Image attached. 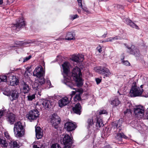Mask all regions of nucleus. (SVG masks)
I'll return each instance as SVG.
<instances>
[{"instance_id":"obj_5","label":"nucleus","mask_w":148,"mask_h":148,"mask_svg":"<svg viewBox=\"0 0 148 148\" xmlns=\"http://www.w3.org/2000/svg\"><path fill=\"white\" fill-rule=\"evenodd\" d=\"M94 70L97 72L103 75L104 78L109 77L111 74L109 69L104 67L99 66L95 68Z\"/></svg>"},{"instance_id":"obj_27","label":"nucleus","mask_w":148,"mask_h":148,"mask_svg":"<svg viewBox=\"0 0 148 148\" xmlns=\"http://www.w3.org/2000/svg\"><path fill=\"white\" fill-rule=\"evenodd\" d=\"M75 35L74 34L72 33L71 32L68 33L66 36L65 40H74L75 38Z\"/></svg>"},{"instance_id":"obj_39","label":"nucleus","mask_w":148,"mask_h":148,"mask_svg":"<svg viewBox=\"0 0 148 148\" xmlns=\"http://www.w3.org/2000/svg\"><path fill=\"white\" fill-rule=\"evenodd\" d=\"M72 20H73L74 19L78 18L79 16L77 14L75 15H72L70 16Z\"/></svg>"},{"instance_id":"obj_15","label":"nucleus","mask_w":148,"mask_h":148,"mask_svg":"<svg viewBox=\"0 0 148 148\" xmlns=\"http://www.w3.org/2000/svg\"><path fill=\"white\" fill-rule=\"evenodd\" d=\"M20 91L18 89H15L11 91L10 97L12 98V100L13 101L17 99L19 97Z\"/></svg>"},{"instance_id":"obj_14","label":"nucleus","mask_w":148,"mask_h":148,"mask_svg":"<svg viewBox=\"0 0 148 148\" xmlns=\"http://www.w3.org/2000/svg\"><path fill=\"white\" fill-rule=\"evenodd\" d=\"M76 128L75 125L71 122H67L64 124V128L68 131H72Z\"/></svg>"},{"instance_id":"obj_46","label":"nucleus","mask_w":148,"mask_h":148,"mask_svg":"<svg viewBox=\"0 0 148 148\" xmlns=\"http://www.w3.org/2000/svg\"><path fill=\"white\" fill-rule=\"evenodd\" d=\"M78 58H79V59L80 60H82L80 62H82L84 60V56L82 55H78Z\"/></svg>"},{"instance_id":"obj_44","label":"nucleus","mask_w":148,"mask_h":148,"mask_svg":"<svg viewBox=\"0 0 148 148\" xmlns=\"http://www.w3.org/2000/svg\"><path fill=\"white\" fill-rule=\"evenodd\" d=\"M107 111L106 110H100L99 112L100 114H107Z\"/></svg>"},{"instance_id":"obj_62","label":"nucleus","mask_w":148,"mask_h":148,"mask_svg":"<svg viewBox=\"0 0 148 148\" xmlns=\"http://www.w3.org/2000/svg\"><path fill=\"white\" fill-rule=\"evenodd\" d=\"M71 97H72V96H71Z\"/></svg>"},{"instance_id":"obj_61","label":"nucleus","mask_w":148,"mask_h":148,"mask_svg":"<svg viewBox=\"0 0 148 148\" xmlns=\"http://www.w3.org/2000/svg\"><path fill=\"white\" fill-rule=\"evenodd\" d=\"M104 41H102V42H104Z\"/></svg>"},{"instance_id":"obj_4","label":"nucleus","mask_w":148,"mask_h":148,"mask_svg":"<svg viewBox=\"0 0 148 148\" xmlns=\"http://www.w3.org/2000/svg\"><path fill=\"white\" fill-rule=\"evenodd\" d=\"M14 132L16 137H22L24 134V127L20 121L15 123L14 128Z\"/></svg>"},{"instance_id":"obj_6","label":"nucleus","mask_w":148,"mask_h":148,"mask_svg":"<svg viewBox=\"0 0 148 148\" xmlns=\"http://www.w3.org/2000/svg\"><path fill=\"white\" fill-rule=\"evenodd\" d=\"M143 85L139 87L136 86H133L130 90V95L131 97H135L140 96L143 92L142 89Z\"/></svg>"},{"instance_id":"obj_2","label":"nucleus","mask_w":148,"mask_h":148,"mask_svg":"<svg viewBox=\"0 0 148 148\" xmlns=\"http://www.w3.org/2000/svg\"><path fill=\"white\" fill-rule=\"evenodd\" d=\"M70 65L69 63L67 62H65L62 64L64 73L63 83L66 85H69L71 84H72L70 80L68 81V80H69V78H70V75H71L70 73H69Z\"/></svg>"},{"instance_id":"obj_9","label":"nucleus","mask_w":148,"mask_h":148,"mask_svg":"<svg viewBox=\"0 0 148 148\" xmlns=\"http://www.w3.org/2000/svg\"><path fill=\"white\" fill-rule=\"evenodd\" d=\"M50 122L52 126L55 128L58 127V124L60 123V119L59 117L56 114H54L50 116Z\"/></svg>"},{"instance_id":"obj_16","label":"nucleus","mask_w":148,"mask_h":148,"mask_svg":"<svg viewBox=\"0 0 148 148\" xmlns=\"http://www.w3.org/2000/svg\"><path fill=\"white\" fill-rule=\"evenodd\" d=\"M134 112L136 115L143 114L144 112L145 109L143 106H136L134 108Z\"/></svg>"},{"instance_id":"obj_8","label":"nucleus","mask_w":148,"mask_h":148,"mask_svg":"<svg viewBox=\"0 0 148 148\" xmlns=\"http://www.w3.org/2000/svg\"><path fill=\"white\" fill-rule=\"evenodd\" d=\"M72 86V88H71V89L75 90V91L72 92V95H74L76 94L75 96L73 98L74 100L75 101H79L81 100V98L80 95L83 93V90L81 88H75Z\"/></svg>"},{"instance_id":"obj_59","label":"nucleus","mask_w":148,"mask_h":148,"mask_svg":"<svg viewBox=\"0 0 148 148\" xmlns=\"http://www.w3.org/2000/svg\"><path fill=\"white\" fill-rule=\"evenodd\" d=\"M117 92L119 94V95H121V94L119 92V91H118Z\"/></svg>"},{"instance_id":"obj_55","label":"nucleus","mask_w":148,"mask_h":148,"mask_svg":"<svg viewBox=\"0 0 148 148\" xmlns=\"http://www.w3.org/2000/svg\"><path fill=\"white\" fill-rule=\"evenodd\" d=\"M107 34V33L106 32V34H104L102 36V37H103V38H105L106 36V35Z\"/></svg>"},{"instance_id":"obj_34","label":"nucleus","mask_w":148,"mask_h":148,"mask_svg":"<svg viewBox=\"0 0 148 148\" xmlns=\"http://www.w3.org/2000/svg\"><path fill=\"white\" fill-rule=\"evenodd\" d=\"M120 39V38L119 37L116 36L114 37H110L108 38L107 40H105V42H112L114 40H117Z\"/></svg>"},{"instance_id":"obj_25","label":"nucleus","mask_w":148,"mask_h":148,"mask_svg":"<svg viewBox=\"0 0 148 148\" xmlns=\"http://www.w3.org/2000/svg\"><path fill=\"white\" fill-rule=\"evenodd\" d=\"M125 22L127 24L129 25L133 28L137 29L138 28L137 25L132 22V21L129 19H126L125 20Z\"/></svg>"},{"instance_id":"obj_53","label":"nucleus","mask_w":148,"mask_h":148,"mask_svg":"<svg viewBox=\"0 0 148 148\" xmlns=\"http://www.w3.org/2000/svg\"><path fill=\"white\" fill-rule=\"evenodd\" d=\"M32 66V65H31L30 66H27L26 68V69L27 70V71H28L29 72V70L31 68V67Z\"/></svg>"},{"instance_id":"obj_41","label":"nucleus","mask_w":148,"mask_h":148,"mask_svg":"<svg viewBox=\"0 0 148 148\" xmlns=\"http://www.w3.org/2000/svg\"><path fill=\"white\" fill-rule=\"evenodd\" d=\"M31 56H29L28 57H25L24 58L23 62H24L27 61L31 58Z\"/></svg>"},{"instance_id":"obj_57","label":"nucleus","mask_w":148,"mask_h":148,"mask_svg":"<svg viewBox=\"0 0 148 148\" xmlns=\"http://www.w3.org/2000/svg\"><path fill=\"white\" fill-rule=\"evenodd\" d=\"M3 0H0V5H1L3 3Z\"/></svg>"},{"instance_id":"obj_32","label":"nucleus","mask_w":148,"mask_h":148,"mask_svg":"<svg viewBox=\"0 0 148 148\" xmlns=\"http://www.w3.org/2000/svg\"><path fill=\"white\" fill-rule=\"evenodd\" d=\"M88 124L87 128L89 129L92 127L94 124V121L92 118L88 119L87 122Z\"/></svg>"},{"instance_id":"obj_11","label":"nucleus","mask_w":148,"mask_h":148,"mask_svg":"<svg viewBox=\"0 0 148 148\" xmlns=\"http://www.w3.org/2000/svg\"><path fill=\"white\" fill-rule=\"evenodd\" d=\"M45 72L41 66H38L35 69L33 72V75L38 77H40L43 76Z\"/></svg>"},{"instance_id":"obj_49","label":"nucleus","mask_w":148,"mask_h":148,"mask_svg":"<svg viewBox=\"0 0 148 148\" xmlns=\"http://www.w3.org/2000/svg\"><path fill=\"white\" fill-rule=\"evenodd\" d=\"M123 64L126 66H129L130 65V63L127 61H123Z\"/></svg>"},{"instance_id":"obj_56","label":"nucleus","mask_w":148,"mask_h":148,"mask_svg":"<svg viewBox=\"0 0 148 148\" xmlns=\"http://www.w3.org/2000/svg\"><path fill=\"white\" fill-rule=\"evenodd\" d=\"M77 12L78 13H81V11L79 8L77 9Z\"/></svg>"},{"instance_id":"obj_40","label":"nucleus","mask_w":148,"mask_h":148,"mask_svg":"<svg viewBox=\"0 0 148 148\" xmlns=\"http://www.w3.org/2000/svg\"><path fill=\"white\" fill-rule=\"evenodd\" d=\"M51 148H61L58 144H53L51 147Z\"/></svg>"},{"instance_id":"obj_19","label":"nucleus","mask_w":148,"mask_h":148,"mask_svg":"<svg viewBox=\"0 0 148 148\" xmlns=\"http://www.w3.org/2000/svg\"><path fill=\"white\" fill-rule=\"evenodd\" d=\"M36 135L38 139L41 138L43 136L42 130L39 127H35Z\"/></svg>"},{"instance_id":"obj_30","label":"nucleus","mask_w":148,"mask_h":148,"mask_svg":"<svg viewBox=\"0 0 148 148\" xmlns=\"http://www.w3.org/2000/svg\"><path fill=\"white\" fill-rule=\"evenodd\" d=\"M8 144L7 141L5 140L1 139L0 138V146L2 147H6Z\"/></svg>"},{"instance_id":"obj_52","label":"nucleus","mask_w":148,"mask_h":148,"mask_svg":"<svg viewBox=\"0 0 148 148\" xmlns=\"http://www.w3.org/2000/svg\"><path fill=\"white\" fill-rule=\"evenodd\" d=\"M4 112L3 111L0 110V118L3 115Z\"/></svg>"},{"instance_id":"obj_1","label":"nucleus","mask_w":148,"mask_h":148,"mask_svg":"<svg viewBox=\"0 0 148 148\" xmlns=\"http://www.w3.org/2000/svg\"><path fill=\"white\" fill-rule=\"evenodd\" d=\"M71 75L70 78H69V80L68 81L70 80L71 82L72 83L71 84L66 85L70 88H72V86H74L75 83L74 82L77 83V84L78 86H80L83 85V83L81 78L82 75L80 71V69L76 66L73 68L72 70V72L71 73L69 72Z\"/></svg>"},{"instance_id":"obj_37","label":"nucleus","mask_w":148,"mask_h":148,"mask_svg":"<svg viewBox=\"0 0 148 148\" xmlns=\"http://www.w3.org/2000/svg\"><path fill=\"white\" fill-rule=\"evenodd\" d=\"M11 91L9 90H5L3 91V93L5 95L10 97Z\"/></svg>"},{"instance_id":"obj_42","label":"nucleus","mask_w":148,"mask_h":148,"mask_svg":"<svg viewBox=\"0 0 148 148\" xmlns=\"http://www.w3.org/2000/svg\"><path fill=\"white\" fill-rule=\"evenodd\" d=\"M5 136L8 139H9L10 136L7 132H5L4 133Z\"/></svg>"},{"instance_id":"obj_18","label":"nucleus","mask_w":148,"mask_h":148,"mask_svg":"<svg viewBox=\"0 0 148 148\" xmlns=\"http://www.w3.org/2000/svg\"><path fill=\"white\" fill-rule=\"evenodd\" d=\"M25 21L23 19V18H21L20 20L17 23L14 25L12 27L13 28H15V29H19L21 27H23L25 26Z\"/></svg>"},{"instance_id":"obj_43","label":"nucleus","mask_w":148,"mask_h":148,"mask_svg":"<svg viewBox=\"0 0 148 148\" xmlns=\"http://www.w3.org/2000/svg\"><path fill=\"white\" fill-rule=\"evenodd\" d=\"M82 9L83 11L85 12L86 13H89V12L87 8L86 7H83L82 6V8H81Z\"/></svg>"},{"instance_id":"obj_54","label":"nucleus","mask_w":148,"mask_h":148,"mask_svg":"<svg viewBox=\"0 0 148 148\" xmlns=\"http://www.w3.org/2000/svg\"><path fill=\"white\" fill-rule=\"evenodd\" d=\"M146 114L145 116L147 117V119H148V108L146 110Z\"/></svg>"},{"instance_id":"obj_51","label":"nucleus","mask_w":148,"mask_h":148,"mask_svg":"<svg viewBox=\"0 0 148 148\" xmlns=\"http://www.w3.org/2000/svg\"><path fill=\"white\" fill-rule=\"evenodd\" d=\"M95 80L97 84H99L101 81V79L99 78H96Z\"/></svg>"},{"instance_id":"obj_26","label":"nucleus","mask_w":148,"mask_h":148,"mask_svg":"<svg viewBox=\"0 0 148 148\" xmlns=\"http://www.w3.org/2000/svg\"><path fill=\"white\" fill-rule=\"evenodd\" d=\"M127 105H128V106L130 107L129 108L127 109L126 110L124 111V113L125 115L129 116L131 115L130 107H132V105L130 103H127Z\"/></svg>"},{"instance_id":"obj_13","label":"nucleus","mask_w":148,"mask_h":148,"mask_svg":"<svg viewBox=\"0 0 148 148\" xmlns=\"http://www.w3.org/2000/svg\"><path fill=\"white\" fill-rule=\"evenodd\" d=\"M8 79L10 82V85L11 86H15L18 84L19 80L16 77V76L11 75L8 77Z\"/></svg>"},{"instance_id":"obj_60","label":"nucleus","mask_w":148,"mask_h":148,"mask_svg":"<svg viewBox=\"0 0 148 148\" xmlns=\"http://www.w3.org/2000/svg\"><path fill=\"white\" fill-rule=\"evenodd\" d=\"M39 89H39H38V88L37 90H38V91H39V90H38ZM38 92H39V91H38Z\"/></svg>"},{"instance_id":"obj_24","label":"nucleus","mask_w":148,"mask_h":148,"mask_svg":"<svg viewBox=\"0 0 148 148\" xmlns=\"http://www.w3.org/2000/svg\"><path fill=\"white\" fill-rule=\"evenodd\" d=\"M23 92L25 94L28 93L30 90V88L29 85L26 83L23 82L22 84Z\"/></svg>"},{"instance_id":"obj_50","label":"nucleus","mask_w":148,"mask_h":148,"mask_svg":"<svg viewBox=\"0 0 148 148\" xmlns=\"http://www.w3.org/2000/svg\"><path fill=\"white\" fill-rule=\"evenodd\" d=\"M43 146V145L41 144V145L39 146L38 147L37 145H34L33 146V148H42Z\"/></svg>"},{"instance_id":"obj_36","label":"nucleus","mask_w":148,"mask_h":148,"mask_svg":"<svg viewBox=\"0 0 148 148\" xmlns=\"http://www.w3.org/2000/svg\"><path fill=\"white\" fill-rule=\"evenodd\" d=\"M8 79L5 75H2L0 76V83L1 82H6Z\"/></svg>"},{"instance_id":"obj_58","label":"nucleus","mask_w":148,"mask_h":148,"mask_svg":"<svg viewBox=\"0 0 148 148\" xmlns=\"http://www.w3.org/2000/svg\"><path fill=\"white\" fill-rule=\"evenodd\" d=\"M105 148H112L110 146L107 145L105 147Z\"/></svg>"},{"instance_id":"obj_38","label":"nucleus","mask_w":148,"mask_h":148,"mask_svg":"<svg viewBox=\"0 0 148 148\" xmlns=\"http://www.w3.org/2000/svg\"><path fill=\"white\" fill-rule=\"evenodd\" d=\"M35 95L34 94L27 96L28 99L29 101H32L33 99H35Z\"/></svg>"},{"instance_id":"obj_63","label":"nucleus","mask_w":148,"mask_h":148,"mask_svg":"<svg viewBox=\"0 0 148 148\" xmlns=\"http://www.w3.org/2000/svg\"><path fill=\"white\" fill-rule=\"evenodd\" d=\"M14 0H13V1H14Z\"/></svg>"},{"instance_id":"obj_48","label":"nucleus","mask_w":148,"mask_h":148,"mask_svg":"<svg viewBox=\"0 0 148 148\" xmlns=\"http://www.w3.org/2000/svg\"><path fill=\"white\" fill-rule=\"evenodd\" d=\"M97 50L99 53H101L102 51V48L101 46H99L97 48Z\"/></svg>"},{"instance_id":"obj_17","label":"nucleus","mask_w":148,"mask_h":148,"mask_svg":"<svg viewBox=\"0 0 148 148\" xmlns=\"http://www.w3.org/2000/svg\"><path fill=\"white\" fill-rule=\"evenodd\" d=\"M69 103V101L68 98L66 97H65L59 100L58 101L59 106L60 107H62L67 105Z\"/></svg>"},{"instance_id":"obj_45","label":"nucleus","mask_w":148,"mask_h":148,"mask_svg":"<svg viewBox=\"0 0 148 148\" xmlns=\"http://www.w3.org/2000/svg\"><path fill=\"white\" fill-rule=\"evenodd\" d=\"M79 7L82 8V0H77Z\"/></svg>"},{"instance_id":"obj_12","label":"nucleus","mask_w":148,"mask_h":148,"mask_svg":"<svg viewBox=\"0 0 148 148\" xmlns=\"http://www.w3.org/2000/svg\"><path fill=\"white\" fill-rule=\"evenodd\" d=\"M127 47L129 50L128 51L131 54L134 55L135 56H138L140 55L139 51L137 48L134 45L131 46H128Z\"/></svg>"},{"instance_id":"obj_23","label":"nucleus","mask_w":148,"mask_h":148,"mask_svg":"<svg viewBox=\"0 0 148 148\" xmlns=\"http://www.w3.org/2000/svg\"><path fill=\"white\" fill-rule=\"evenodd\" d=\"M123 123V119H119L118 121H114L113 123V127L114 128H118L122 125Z\"/></svg>"},{"instance_id":"obj_22","label":"nucleus","mask_w":148,"mask_h":148,"mask_svg":"<svg viewBox=\"0 0 148 148\" xmlns=\"http://www.w3.org/2000/svg\"><path fill=\"white\" fill-rule=\"evenodd\" d=\"M8 121L11 124H13L15 121L14 115L12 113L9 114L8 117Z\"/></svg>"},{"instance_id":"obj_21","label":"nucleus","mask_w":148,"mask_h":148,"mask_svg":"<svg viewBox=\"0 0 148 148\" xmlns=\"http://www.w3.org/2000/svg\"><path fill=\"white\" fill-rule=\"evenodd\" d=\"M74 112L77 114L80 115L81 112V107L79 103H77L75 106L73 108Z\"/></svg>"},{"instance_id":"obj_7","label":"nucleus","mask_w":148,"mask_h":148,"mask_svg":"<svg viewBox=\"0 0 148 148\" xmlns=\"http://www.w3.org/2000/svg\"><path fill=\"white\" fill-rule=\"evenodd\" d=\"M62 142L64 145L63 148H71L70 145L73 143V138L67 134H65Z\"/></svg>"},{"instance_id":"obj_33","label":"nucleus","mask_w":148,"mask_h":148,"mask_svg":"<svg viewBox=\"0 0 148 148\" xmlns=\"http://www.w3.org/2000/svg\"><path fill=\"white\" fill-rule=\"evenodd\" d=\"M10 144L11 147L13 148H19L20 147L19 145L16 141H12Z\"/></svg>"},{"instance_id":"obj_28","label":"nucleus","mask_w":148,"mask_h":148,"mask_svg":"<svg viewBox=\"0 0 148 148\" xmlns=\"http://www.w3.org/2000/svg\"><path fill=\"white\" fill-rule=\"evenodd\" d=\"M115 138L118 141H121L123 138H127L123 133H118L116 134L115 136Z\"/></svg>"},{"instance_id":"obj_31","label":"nucleus","mask_w":148,"mask_h":148,"mask_svg":"<svg viewBox=\"0 0 148 148\" xmlns=\"http://www.w3.org/2000/svg\"><path fill=\"white\" fill-rule=\"evenodd\" d=\"M103 124L101 119L100 118H97V122L96 125V126L97 127H100L103 126Z\"/></svg>"},{"instance_id":"obj_29","label":"nucleus","mask_w":148,"mask_h":148,"mask_svg":"<svg viewBox=\"0 0 148 148\" xmlns=\"http://www.w3.org/2000/svg\"><path fill=\"white\" fill-rule=\"evenodd\" d=\"M121 103L120 101L118 98L115 99L112 101L111 103V104L113 107L119 105Z\"/></svg>"},{"instance_id":"obj_20","label":"nucleus","mask_w":148,"mask_h":148,"mask_svg":"<svg viewBox=\"0 0 148 148\" xmlns=\"http://www.w3.org/2000/svg\"><path fill=\"white\" fill-rule=\"evenodd\" d=\"M42 104L45 108L49 109L52 107L53 103L50 100H44Z\"/></svg>"},{"instance_id":"obj_3","label":"nucleus","mask_w":148,"mask_h":148,"mask_svg":"<svg viewBox=\"0 0 148 148\" xmlns=\"http://www.w3.org/2000/svg\"><path fill=\"white\" fill-rule=\"evenodd\" d=\"M45 84L46 85L47 87L48 88H50L52 87L51 86V83L50 81L49 80H47L45 82V80L44 77H38V78L36 80L34 83L32 85L34 88H36V90L39 89V87L40 88V86L42 85L43 84Z\"/></svg>"},{"instance_id":"obj_35","label":"nucleus","mask_w":148,"mask_h":148,"mask_svg":"<svg viewBox=\"0 0 148 148\" xmlns=\"http://www.w3.org/2000/svg\"><path fill=\"white\" fill-rule=\"evenodd\" d=\"M72 60L77 62H80L82 60H79V58H78V55L73 56L72 58Z\"/></svg>"},{"instance_id":"obj_47","label":"nucleus","mask_w":148,"mask_h":148,"mask_svg":"<svg viewBox=\"0 0 148 148\" xmlns=\"http://www.w3.org/2000/svg\"><path fill=\"white\" fill-rule=\"evenodd\" d=\"M4 2L6 1L7 4H10L12 3L14 1L13 0H3Z\"/></svg>"},{"instance_id":"obj_10","label":"nucleus","mask_w":148,"mask_h":148,"mask_svg":"<svg viewBox=\"0 0 148 148\" xmlns=\"http://www.w3.org/2000/svg\"><path fill=\"white\" fill-rule=\"evenodd\" d=\"M39 115L38 110H34L30 111L26 115V117L29 120H34L36 119Z\"/></svg>"}]
</instances>
